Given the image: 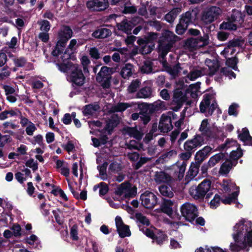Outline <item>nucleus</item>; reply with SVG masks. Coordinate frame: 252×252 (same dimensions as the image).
<instances>
[{"instance_id": "nucleus-55", "label": "nucleus", "mask_w": 252, "mask_h": 252, "mask_svg": "<svg viewBox=\"0 0 252 252\" xmlns=\"http://www.w3.org/2000/svg\"><path fill=\"white\" fill-rule=\"evenodd\" d=\"M128 189V186L126 183H123L121 184L115 190L114 193L115 194L121 196L122 195L126 190Z\"/></svg>"}, {"instance_id": "nucleus-26", "label": "nucleus", "mask_w": 252, "mask_h": 252, "mask_svg": "<svg viewBox=\"0 0 252 252\" xmlns=\"http://www.w3.org/2000/svg\"><path fill=\"white\" fill-rule=\"evenodd\" d=\"M212 98V94H206L203 95V100L200 102L199 105L200 111L201 113H204L206 109L209 107Z\"/></svg>"}, {"instance_id": "nucleus-64", "label": "nucleus", "mask_w": 252, "mask_h": 252, "mask_svg": "<svg viewBox=\"0 0 252 252\" xmlns=\"http://www.w3.org/2000/svg\"><path fill=\"white\" fill-rule=\"evenodd\" d=\"M220 73H222L225 76L232 77L234 78L236 77V74L232 70L227 67H222L220 69Z\"/></svg>"}, {"instance_id": "nucleus-23", "label": "nucleus", "mask_w": 252, "mask_h": 252, "mask_svg": "<svg viewBox=\"0 0 252 252\" xmlns=\"http://www.w3.org/2000/svg\"><path fill=\"white\" fill-rule=\"evenodd\" d=\"M233 23H236L239 26L241 25L244 21V16L240 11L234 9L232 11L230 17H228Z\"/></svg>"}, {"instance_id": "nucleus-38", "label": "nucleus", "mask_w": 252, "mask_h": 252, "mask_svg": "<svg viewBox=\"0 0 252 252\" xmlns=\"http://www.w3.org/2000/svg\"><path fill=\"white\" fill-rule=\"evenodd\" d=\"M241 46V41L239 39H234L229 41L227 44V47L224 48L221 53L227 54L229 53V49L231 48L239 47Z\"/></svg>"}, {"instance_id": "nucleus-29", "label": "nucleus", "mask_w": 252, "mask_h": 252, "mask_svg": "<svg viewBox=\"0 0 252 252\" xmlns=\"http://www.w3.org/2000/svg\"><path fill=\"white\" fill-rule=\"evenodd\" d=\"M239 26L236 23H233L229 18L227 21H223L220 26V29L221 30L228 31H236Z\"/></svg>"}, {"instance_id": "nucleus-13", "label": "nucleus", "mask_w": 252, "mask_h": 252, "mask_svg": "<svg viewBox=\"0 0 252 252\" xmlns=\"http://www.w3.org/2000/svg\"><path fill=\"white\" fill-rule=\"evenodd\" d=\"M140 21L138 17H135L131 20H128L127 19H124L121 22L117 24V27L118 30L121 31L127 34H131V31L133 27Z\"/></svg>"}, {"instance_id": "nucleus-51", "label": "nucleus", "mask_w": 252, "mask_h": 252, "mask_svg": "<svg viewBox=\"0 0 252 252\" xmlns=\"http://www.w3.org/2000/svg\"><path fill=\"white\" fill-rule=\"evenodd\" d=\"M237 143V141L227 139L225 143L218 147L219 150L222 151L225 149L229 148Z\"/></svg>"}, {"instance_id": "nucleus-9", "label": "nucleus", "mask_w": 252, "mask_h": 252, "mask_svg": "<svg viewBox=\"0 0 252 252\" xmlns=\"http://www.w3.org/2000/svg\"><path fill=\"white\" fill-rule=\"evenodd\" d=\"M239 225L235 224L233 227L234 233L232 234V237L234 240L235 243H231L230 244V250L233 252H239L242 250L246 249V247H243L242 242V232H244L243 229L242 230L238 229Z\"/></svg>"}, {"instance_id": "nucleus-53", "label": "nucleus", "mask_w": 252, "mask_h": 252, "mask_svg": "<svg viewBox=\"0 0 252 252\" xmlns=\"http://www.w3.org/2000/svg\"><path fill=\"white\" fill-rule=\"evenodd\" d=\"M135 217L137 220L142 224L149 226L150 224L149 220L147 218L140 213H136Z\"/></svg>"}, {"instance_id": "nucleus-52", "label": "nucleus", "mask_w": 252, "mask_h": 252, "mask_svg": "<svg viewBox=\"0 0 252 252\" xmlns=\"http://www.w3.org/2000/svg\"><path fill=\"white\" fill-rule=\"evenodd\" d=\"M234 186H236V184H233L231 182L225 179L223 180L222 184L221 185L223 190L225 192H230L231 190V187H233Z\"/></svg>"}, {"instance_id": "nucleus-44", "label": "nucleus", "mask_w": 252, "mask_h": 252, "mask_svg": "<svg viewBox=\"0 0 252 252\" xmlns=\"http://www.w3.org/2000/svg\"><path fill=\"white\" fill-rule=\"evenodd\" d=\"M203 75L202 70H193L187 75V77L191 81H194L197 78Z\"/></svg>"}, {"instance_id": "nucleus-42", "label": "nucleus", "mask_w": 252, "mask_h": 252, "mask_svg": "<svg viewBox=\"0 0 252 252\" xmlns=\"http://www.w3.org/2000/svg\"><path fill=\"white\" fill-rule=\"evenodd\" d=\"M126 185L128 186V189L126 190L124 197L126 199L133 198L137 194V188L133 187L131 188L129 183L127 182Z\"/></svg>"}, {"instance_id": "nucleus-24", "label": "nucleus", "mask_w": 252, "mask_h": 252, "mask_svg": "<svg viewBox=\"0 0 252 252\" xmlns=\"http://www.w3.org/2000/svg\"><path fill=\"white\" fill-rule=\"evenodd\" d=\"M243 156V152L240 147V145L237 148L236 150H233L231 151L229 155V158H228L231 160L236 165L238 163V159Z\"/></svg>"}, {"instance_id": "nucleus-49", "label": "nucleus", "mask_w": 252, "mask_h": 252, "mask_svg": "<svg viewBox=\"0 0 252 252\" xmlns=\"http://www.w3.org/2000/svg\"><path fill=\"white\" fill-rule=\"evenodd\" d=\"M150 114L146 112L143 109L140 112V119L144 125H147L151 120Z\"/></svg>"}, {"instance_id": "nucleus-25", "label": "nucleus", "mask_w": 252, "mask_h": 252, "mask_svg": "<svg viewBox=\"0 0 252 252\" xmlns=\"http://www.w3.org/2000/svg\"><path fill=\"white\" fill-rule=\"evenodd\" d=\"M186 94L184 93L182 89L177 88L174 91L173 101V102H181L184 103L187 100Z\"/></svg>"}, {"instance_id": "nucleus-35", "label": "nucleus", "mask_w": 252, "mask_h": 252, "mask_svg": "<svg viewBox=\"0 0 252 252\" xmlns=\"http://www.w3.org/2000/svg\"><path fill=\"white\" fill-rule=\"evenodd\" d=\"M130 105L127 103L119 102L117 105L111 107L110 110V113L121 112L125 111Z\"/></svg>"}, {"instance_id": "nucleus-46", "label": "nucleus", "mask_w": 252, "mask_h": 252, "mask_svg": "<svg viewBox=\"0 0 252 252\" xmlns=\"http://www.w3.org/2000/svg\"><path fill=\"white\" fill-rule=\"evenodd\" d=\"M238 138L244 143L248 141V138L251 137L249 131L246 127L242 128V133L238 134Z\"/></svg>"}, {"instance_id": "nucleus-17", "label": "nucleus", "mask_w": 252, "mask_h": 252, "mask_svg": "<svg viewBox=\"0 0 252 252\" xmlns=\"http://www.w3.org/2000/svg\"><path fill=\"white\" fill-rule=\"evenodd\" d=\"M225 161L223 162L220 165L219 173L221 175H227L231 169L236 166V165L231 161V160L228 159L225 157L224 159Z\"/></svg>"}, {"instance_id": "nucleus-36", "label": "nucleus", "mask_w": 252, "mask_h": 252, "mask_svg": "<svg viewBox=\"0 0 252 252\" xmlns=\"http://www.w3.org/2000/svg\"><path fill=\"white\" fill-rule=\"evenodd\" d=\"M153 63L150 60H146L140 67L141 72L143 74H149L153 72Z\"/></svg>"}, {"instance_id": "nucleus-54", "label": "nucleus", "mask_w": 252, "mask_h": 252, "mask_svg": "<svg viewBox=\"0 0 252 252\" xmlns=\"http://www.w3.org/2000/svg\"><path fill=\"white\" fill-rule=\"evenodd\" d=\"M220 201H221V199L220 195L216 194L213 199L210 201V207L212 209L216 208L220 205Z\"/></svg>"}, {"instance_id": "nucleus-10", "label": "nucleus", "mask_w": 252, "mask_h": 252, "mask_svg": "<svg viewBox=\"0 0 252 252\" xmlns=\"http://www.w3.org/2000/svg\"><path fill=\"white\" fill-rule=\"evenodd\" d=\"M221 10L220 7L212 6L207 7L203 12L201 21L206 24H210L220 14Z\"/></svg>"}, {"instance_id": "nucleus-18", "label": "nucleus", "mask_w": 252, "mask_h": 252, "mask_svg": "<svg viewBox=\"0 0 252 252\" xmlns=\"http://www.w3.org/2000/svg\"><path fill=\"white\" fill-rule=\"evenodd\" d=\"M113 73V68L108 67L106 66H102L98 73L97 74L96 79L97 82L102 81L105 78L111 77V74Z\"/></svg>"}, {"instance_id": "nucleus-37", "label": "nucleus", "mask_w": 252, "mask_h": 252, "mask_svg": "<svg viewBox=\"0 0 252 252\" xmlns=\"http://www.w3.org/2000/svg\"><path fill=\"white\" fill-rule=\"evenodd\" d=\"M159 191L160 194L163 196L172 198L174 196V193L170 186L161 185L159 187Z\"/></svg>"}, {"instance_id": "nucleus-8", "label": "nucleus", "mask_w": 252, "mask_h": 252, "mask_svg": "<svg viewBox=\"0 0 252 252\" xmlns=\"http://www.w3.org/2000/svg\"><path fill=\"white\" fill-rule=\"evenodd\" d=\"M68 80L71 83L72 86L74 88L83 86L85 83V77L82 69L77 65H73L68 76Z\"/></svg>"}, {"instance_id": "nucleus-5", "label": "nucleus", "mask_w": 252, "mask_h": 252, "mask_svg": "<svg viewBox=\"0 0 252 252\" xmlns=\"http://www.w3.org/2000/svg\"><path fill=\"white\" fill-rule=\"evenodd\" d=\"M195 19L192 11H188L182 13L180 16L179 23L176 27V32L178 35H183L187 31L189 26L194 24Z\"/></svg>"}, {"instance_id": "nucleus-62", "label": "nucleus", "mask_w": 252, "mask_h": 252, "mask_svg": "<svg viewBox=\"0 0 252 252\" xmlns=\"http://www.w3.org/2000/svg\"><path fill=\"white\" fill-rule=\"evenodd\" d=\"M13 235L16 237H19L21 236V227L19 224H14L11 227Z\"/></svg>"}, {"instance_id": "nucleus-2", "label": "nucleus", "mask_w": 252, "mask_h": 252, "mask_svg": "<svg viewBox=\"0 0 252 252\" xmlns=\"http://www.w3.org/2000/svg\"><path fill=\"white\" fill-rule=\"evenodd\" d=\"M204 138L200 134H196L193 138L187 140L184 144L185 152L180 154L183 160H188L191 157L192 154L204 144Z\"/></svg>"}, {"instance_id": "nucleus-3", "label": "nucleus", "mask_w": 252, "mask_h": 252, "mask_svg": "<svg viewBox=\"0 0 252 252\" xmlns=\"http://www.w3.org/2000/svg\"><path fill=\"white\" fill-rule=\"evenodd\" d=\"M178 36L173 32L166 30L162 33L158 40V46L163 53H168L176 41Z\"/></svg>"}, {"instance_id": "nucleus-16", "label": "nucleus", "mask_w": 252, "mask_h": 252, "mask_svg": "<svg viewBox=\"0 0 252 252\" xmlns=\"http://www.w3.org/2000/svg\"><path fill=\"white\" fill-rule=\"evenodd\" d=\"M100 107L97 102L91 103L85 105L82 108V113L84 116H92L95 112L98 111Z\"/></svg>"}, {"instance_id": "nucleus-11", "label": "nucleus", "mask_w": 252, "mask_h": 252, "mask_svg": "<svg viewBox=\"0 0 252 252\" xmlns=\"http://www.w3.org/2000/svg\"><path fill=\"white\" fill-rule=\"evenodd\" d=\"M87 8L93 12H101L109 7L108 0H89L86 3Z\"/></svg>"}, {"instance_id": "nucleus-47", "label": "nucleus", "mask_w": 252, "mask_h": 252, "mask_svg": "<svg viewBox=\"0 0 252 252\" xmlns=\"http://www.w3.org/2000/svg\"><path fill=\"white\" fill-rule=\"evenodd\" d=\"M186 160H184L182 164L178 167V171H175V173L178 174V178L179 180H181L184 176L185 172L186 169L187 163Z\"/></svg>"}, {"instance_id": "nucleus-39", "label": "nucleus", "mask_w": 252, "mask_h": 252, "mask_svg": "<svg viewBox=\"0 0 252 252\" xmlns=\"http://www.w3.org/2000/svg\"><path fill=\"white\" fill-rule=\"evenodd\" d=\"M239 193V190L233 192L228 196L221 199V202L224 204H231L233 202L235 203L236 200H237Z\"/></svg>"}, {"instance_id": "nucleus-40", "label": "nucleus", "mask_w": 252, "mask_h": 252, "mask_svg": "<svg viewBox=\"0 0 252 252\" xmlns=\"http://www.w3.org/2000/svg\"><path fill=\"white\" fill-rule=\"evenodd\" d=\"M152 92L150 87H145L137 92L136 95L138 98H148L151 95Z\"/></svg>"}, {"instance_id": "nucleus-48", "label": "nucleus", "mask_w": 252, "mask_h": 252, "mask_svg": "<svg viewBox=\"0 0 252 252\" xmlns=\"http://www.w3.org/2000/svg\"><path fill=\"white\" fill-rule=\"evenodd\" d=\"M140 84V81L138 79H135L132 81L129 86L128 87L127 90L130 93H133L137 91Z\"/></svg>"}, {"instance_id": "nucleus-1", "label": "nucleus", "mask_w": 252, "mask_h": 252, "mask_svg": "<svg viewBox=\"0 0 252 252\" xmlns=\"http://www.w3.org/2000/svg\"><path fill=\"white\" fill-rule=\"evenodd\" d=\"M72 34V30L69 26L63 25L61 28L58 34V40L51 53L53 56L57 57L63 53L67 42L71 38Z\"/></svg>"}, {"instance_id": "nucleus-61", "label": "nucleus", "mask_w": 252, "mask_h": 252, "mask_svg": "<svg viewBox=\"0 0 252 252\" xmlns=\"http://www.w3.org/2000/svg\"><path fill=\"white\" fill-rule=\"evenodd\" d=\"M143 109L145 110L146 112L151 115L154 113L156 111H158V109H157L153 103L151 104H148L147 103L143 104Z\"/></svg>"}, {"instance_id": "nucleus-43", "label": "nucleus", "mask_w": 252, "mask_h": 252, "mask_svg": "<svg viewBox=\"0 0 252 252\" xmlns=\"http://www.w3.org/2000/svg\"><path fill=\"white\" fill-rule=\"evenodd\" d=\"M225 64L229 67L231 68L235 71L238 70L237 63H238V59L236 56L232 58H226Z\"/></svg>"}, {"instance_id": "nucleus-32", "label": "nucleus", "mask_w": 252, "mask_h": 252, "mask_svg": "<svg viewBox=\"0 0 252 252\" xmlns=\"http://www.w3.org/2000/svg\"><path fill=\"white\" fill-rule=\"evenodd\" d=\"M225 153L220 152L212 156L209 160V164H211L212 167L214 166L217 163L222 160H224L226 157Z\"/></svg>"}, {"instance_id": "nucleus-27", "label": "nucleus", "mask_w": 252, "mask_h": 252, "mask_svg": "<svg viewBox=\"0 0 252 252\" xmlns=\"http://www.w3.org/2000/svg\"><path fill=\"white\" fill-rule=\"evenodd\" d=\"M200 166V164L195 161L191 162L186 177H188L190 179H193L198 173Z\"/></svg>"}, {"instance_id": "nucleus-45", "label": "nucleus", "mask_w": 252, "mask_h": 252, "mask_svg": "<svg viewBox=\"0 0 252 252\" xmlns=\"http://www.w3.org/2000/svg\"><path fill=\"white\" fill-rule=\"evenodd\" d=\"M13 61L16 67H22L27 63V60L25 57L21 56L14 58Z\"/></svg>"}, {"instance_id": "nucleus-4", "label": "nucleus", "mask_w": 252, "mask_h": 252, "mask_svg": "<svg viewBox=\"0 0 252 252\" xmlns=\"http://www.w3.org/2000/svg\"><path fill=\"white\" fill-rule=\"evenodd\" d=\"M236 224L239 225L240 230L244 229L242 234V238L244 236V240H242L241 244H243V247L247 248V246L252 247V221L247 220L245 219H242L241 220Z\"/></svg>"}, {"instance_id": "nucleus-50", "label": "nucleus", "mask_w": 252, "mask_h": 252, "mask_svg": "<svg viewBox=\"0 0 252 252\" xmlns=\"http://www.w3.org/2000/svg\"><path fill=\"white\" fill-rule=\"evenodd\" d=\"M73 65L71 63H57L56 65L58 66V69L60 71L63 72H66L69 70L70 67Z\"/></svg>"}, {"instance_id": "nucleus-28", "label": "nucleus", "mask_w": 252, "mask_h": 252, "mask_svg": "<svg viewBox=\"0 0 252 252\" xmlns=\"http://www.w3.org/2000/svg\"><path fill=\"white\" fill-rule=\"evenodd\" d=\"M153 242L155 241L158 245H161L164 241H168V236L164 232L161 230H158L156 232L155 236L153 239Z\"/></svg>"}, {"instance_id": "nucleus-33", "label": "nucleus", "mask_w": 252, "mask_h": 252, "mask_svg": "<svg viewBox=\"0 0 252 252\" xmlns=\"http://www.w3.org/2000/svg\"><path fill=\"white\" fill-rule=\"evenodd\" d=\"M182 69V68L181 67V64L179 63L173 66L170 65L166 67V71L174 78L178 76Z\"/></svg>"}, {"instance_id": "nucleus-12", "label": "nucleus", "mask_w": 252, "mask_h": 252, "mask_svg": "<svg viewBox=\"0 0 252 252\" xmlns=\"http://www.w3.org/2000/svg\"><path fill=\"white\" fill-rule=\"evenodd\" d=\"M142 205L147 209H153L158 204V198L153 192L146 191L143 193L140 197Z\"/></svg>"}, {"instance_id": "nucleus-6", "label": "nucleus", "mask_w": 252, "mask_h": 252, "mask_svg": "<svg viewBox=\"0 0 252 252\" xmlns=\"http://www.w3.org/2000/svg\"><path fill=\"white\" fill-rule=\"evenodd\" d=\"M211 182L205 179L197 187H192L189 189L190 195L195 199H202L209 191Z\"/></svg>"}, {"instance_id": "nucleus-58", "label": "nucleus", "mask_w": 252, "mask_h": 252, "mask_svg": "<svg viewBox=\"0 0 252 252\" xmlns=\"http://www.w3.org/2000/svg\"><path fill=\"white\" fill-rule=\"evenodd\" d=\"M38 24L40 25L41 31H44V32H48L50 29V23L46 20H43L40 22H38Z\"/></svg>"}, {"instance_id": "nucleus-57", "label": "nucleus", "mask_w": 252, "mask_h": 252, "mask_svg": "<svg viewBox=\"0 0 252 252\" xmlns=\"http://www.w3.org/2000/svg\"><path fill=\"white\" fill-rule=\"evenodd\" d=\"M208 122L207 119L203 120L199 127V131L202 132V134L206 135L210 131V127L208 126Z\"/></svg>"}, {"instance_id": "nucleus-59", "label": "nucleus", "mask_w": 252, "mask_h": 252, "mask_svg": "<svg viewBox=\"0 0 252 252\" xmlns=\"http://www.w3.org/2000/svg\"><path fill=\"white\" fill-rule=\"evenodd\" d=\"M25 165L27 167L32 168L33 171H35L38 169V163L36 160L34 161V159L32 158L28 160L26 162Z\"/></svg>"}, {"instance_id": "nucleus-34", "label": "nucleus", "mask_w": 252, "mask_h": 252, "mask_svg": "<svg viewBox=\"0 0 252 252\" xmlns=\"http://www.w3.org/2000/svg\"><path fill=\"white\" fill-rule=\"evenodd\" d=\"M198 46L199 45H197V42L196 41L195 38H188L184 41V47L186 49L190 50H195L199 48Z\"/></svg>"}, {"instance_id": "nucleus-31", "label": "nucleus", "mask_w": 252, "mask_h": 252, "mask_svg": "<svg viewBox=\"0 0 252 252\" xmlns=\"http://www.w3.org/2000/svg\"><path fill=\"white\" fill-rule=\"evenodd\" d=\"M134 66L130 63H126L124 66H123L120 72L121 76L124 78L126 79L131 76L132 74V70Z\"/></svg>"}, {"instance_id": "nucleus-60", "label": "nucleus", "mask_w": 252, "mask_h": 252, "mask_svg": "<svg viewBox=\"0 0 252 252\" xmlns=\"http://www.w3.org/2000/svg\"><path fill=\"white\" fill-rule=\"evenodd\" d=\"M89 54L92 58L96 60L100 58V54L98 49L96 47L91 48Z\"/></svg>"}, {"instance_id": "nucleus-56", "label": "nucleus", "mask_w": 252, "mask_h": 252, "mask_svg": "<svg viewBox=\"0 0 252 252\" xmlns=\"http://www.w3.org/2000/svg\"><path fill=\"white\" fill-rule=\"evenodd\" d=\"M207 158L206 156L204 155V153L202 152L201 151L199 150L196 152L194 159L195 161L198 163L199 164L201 163Z\"/></svg>"}, {"instance_id": "nucleus-63", "label": "nucleus", "mask_w": 252, "mask_h": 252, "mask_svg": "<svg viewBox=\"0 0 252 252\" xmlns=\"http://www.w3.org/2000/svg\"><path fill=\"white\" fill-rule=\"evenodd\" d=\"M158 36V33L155 32H149L146 37H145V41L146 43H152L156 40Z\"/></svg>"}, {"instance_id": "nucleus-7", "label": "nucleus", "mask_w": 252, "mask_h": 252, "mask_svg": "<svg viewBox=\"0 0 252 252\" xmlns=\"http://www.w3.org/2000/svg\"><path fill=\"white\" fill-rule=\"evenodd\" d=\"M180 211L185 220L194 224V220L198 216V209L195 205L188 202L185 203L181 206Z\"/></svg>"}, {"instance_id": "nucleus-22", "label": "nucleus", "mask_w": 252, "mask_h": 252, "mask_svg": "<svg viewBox=\"0 0 252 252\" xmlns=\"http://www.w3.org/2000/svg\"><path fill=\"white\" fill-rule=\"evenodd\" d=\"M173 202L171 200L163 199V201L160 205L161 212L169 216L172 215L173 214Z\"/></svg>"}, {"instance_id": "nucleus-41", "label": "nucleus", "mask_w": 252, "mask_h": 252, "mask_svg": "<svg viewBox=\"0 0 252 252\" xmlns=\"http://www.w3.org/2000/svg\"><path fill=\"white\" fill-rule=\"evenodd\" d=\"M117 231L121 238H124L126 237H129L131 235V232L129 227L127 225H125L118 229Z\"/></svg>"}, {"instance_id": "nucleus-14", "label": "nucleus", "mask_w": 252, "mask_h": 252, "mask_svg": "<svg viewBox=\"0 0 252 252\" xmlns=\"http://www.w3.org/2000/svg\"><path fill=\"white\" fill-rule=\"evenodd\" d=\"M120 124V119L118 115H114L111 117L106 122V124L103 129L107 132L108 135H111L114 131V128Z\"/></svg>"}, {"instance_id": "nucleus-19", "label": "nucleus", "mask_w": 252, "mask_h": 252, "mask_svg": "<svg viewBox=\"0 0 252 252\" xmlns=\"http://www.w3.org/2000/svg\"><path fill=\"white\" fill-rule=\"evenodd\" d=\"M155 180L157 183H169L172 180V177L165 171L157 172L155 176Z\"/></svg>"}, {"instance_id": "nucleus-30", "label": "nucleus", "mask_w": 252, "mask_h": 252, "mask_svg": "<svg viewBox=\"0 0 252 252\" xmlns=\"http://www.w3.org/2000/svg\"><path fill=\"white\" fill-rule=\"evenodd\" d=\"M125 130L130 137H132L138 140H141L142 138L143 134L137 129L136 127L128 126L125 129Z\"/></svg>"}, {"instance_id": "nucleus-15", "label": "nucleus", "mask_w": 252, "mask_h": 252, "mask_svg": "<svg viewBox=\"0 0 252 252\" xmlns=\"http://www.w3.org/2000/svg\"><path fill=\"white\" fill-rule=\"evenodd\" d=\"M172 127L173 126L172 125L171 118L169 116L162 115L158 125V128L160 130V131L162 132H167L170 131Z\"/></svg>"}, {"instance_id": "nucleus-20", "label": "nucleus", "mask_w": 252, "mask_h": 252, "mask_svg": "<svg viewBox=\"0 0 252 252\" xmlns=\"http://www.w3.org/2000/svg\"><path fill=\"white\" fill-rule=\"evenodd\" d=\"M205 63L209 67V72L208 75L210 77L213 76L218 71L220 66L219 63L215 60L207 59Z\"/></svg>"}, {"instance_id": "nucleus-21", "label": "nucleus", "mask_w": 252, "mask_h": 252, "mask_svg": "<svg viewBox=\"0 0 252 252\" xmlns=\"http://www.w3.org/2000/svg\"><path fill=\"white\" fill-rule=\"evenodd\" d=\"M112 34L110 30L101 28L95 30L92 33V36L96 38H105L110 36Z\"/></svg>"}]
</instances>
